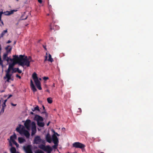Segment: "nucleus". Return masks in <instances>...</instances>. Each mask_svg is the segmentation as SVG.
Returning <instances> with one entry per match:
<instances>
[{"label": "nucleus", "mask_w": 153, "mask_h": 153, "mask_svg": "<svg viewBox=\"0 0 153 153\" xmlns=\"http://www.w3.org/2000/svg\"><path fill=\"white\" fill-rule=\"evenodd\" d=\"M24 55H20L19 56L18 55H15L13 56V59L16 61V63H18L19 65L24 67L25 65L27 67L30 66V62H33L32 60L31 56L28 57L26 56L24 57Z\"/></svg>", "instance_id": "obj_1"}, {"label": "nucleus", "mask_w": 153, "mask_h": 153, "mask_svg": "<svg viewBox=\"0 0 153 153\" xmlns=\"http://www.w3.org/2000/svg\"><path fill=\"white\" fill-rule=\"evenodd\" d=\"M13 62L12 63L9 64L8 69L5 71L6 72L5 76L4 77V79H6V82H10V80H13V79L12 78V74L10 73V71L13 69L14 66L15 65L17 64L16 61L14 60L13 59Z\"/></svg>", "instance_id": "obj_2"}, {"label": "nucleus", "mask_w": 153, "mask_h": 153, "mask_svg": "<svg viewBox=\"0 0 153 153\" xmlns=\"http://www.w3.org/2000/svg\"><path fill=\"white\" fill-rule=\"evenodd\" d=\"M32 77L37 88L39 90H41L42 88L41 87L40 82L39 80V78L37 76V74L35 72L33 73V74Z\"/></svg>", "instance_id": "obj_3"}, {"label": "nucleus", "mask_w": 153, "mask_h": 153, "mask_svg": "<svg viewBox=\"0 0 153 153\" xmlns=\"http://www.w3.org/2000/svg\"><path fill=\"white\" fill-rule=\"evenodd\" d=\"M38 147L47 153H51L52 151V149L49 145L45 146L42 144L39 145Z\"/></svg>", "instance_id": "obj_4"}, {"label": "nucleus", "mask_w": 153, "mask_h": 153, "mask_svg": "<svg viewBox=\"0 0 153 153\" xmlns=\"http://www.w3.org/2000/svg\"><path fill=\"white\" fill-rule=\"evenodd\" d=\"M73 146L76 148L83 149L85 147V145L79 142H76L73 143Z\"/></svg>", "instance_id": "obj_5"}, {"label": "nucleus", "mask_w": 153, "mask_h": 153, "mask_svg": "<svg viewBox=\"0 0 153 153\" xmlns=\"http://www.w3.org/2000/svg\"><path fill=\"white\" fill-rule=\"evenodd\" d=\"M32 145H30L23 147L26 153H33L32 151Z\"/></svg>", "instance_id": "obj_6"}, {"label": "nucleus", "mask_w": 153, "mask_h": 153, "mask_svg": "<svg viewBox=\"0 0 153 153\" xmlns=\"http://www.w3.org/2000/svg\"><path fill=\"white\" fill-rule=\"evenodd\" d=\"M42 142V140L40 136H37L35 137L33 143L34 144H40Z\"/></svg>", "instance_id": "obj_7"}, {"label": "nucleus", "mask_w": 153, "mask_h": 153, "mask_svg": "<svg viewBox=\"0 0 153 153\" xmlns=\"http://www.w3.org/2000/svg\"><path fill=\"white\" fill-rule=\"evenodd\" d=\"M59 27L58 25H55L53 23H51L50 25V29L51 30L55 31L59 29Z\"/></svg>", "instance_id": "obj_8"}, {"label": "nucleus", "mask_w": 153, "mask_h": 153, "mask_svg": "<svg viewBox=\"0 0 153 153\" xmlns=\"http://www.w3.org/2000/svg\"><path fill=\"white\" fill-rule=\"evenodd\" d=\"M31 121L30 120H27L24 123V125L26 128L28 130H29L30 129V123Z\"/></svg>", "instance_id": "obj_9"}, {"label": "nucleus", "mask_w": 153, "mask_h": 153, "mask_svg": "<svg viewBox=\"0 0 153 153\" xmlns=\"http://www.w3.org/2000/svg\"><path fill=\"white\" fill-rule=\"evenodd\" d=\"M19 126L16 128V130L20 134H21L22 133L23 131L24 130L23 129L24 126L21 124H19Z\"/></svg>", "instance_id": "obj_10"}, {"label": "nucleus", "mask_w": 153, "mask_h": 153, "mask_svg": "<svg viewBox=\"0 0 153 153\" xmlns=\"http://www.w3.org/2000/svg\"><path fill=\"white\" fill-rule=\"evenodd\" d=\"M52 140L53 143L54 144H57V143H59L58 139L56 135L55 134H53L52 136Z\"/></svg>", "instance_id": "obj_11"}, {"label": "nucleus", "mask_w": 153, "mask_h": 153, "mask_svg": "<svg viewBox=\"0 0 153 153\" xmlns=\"http://www.w3.org/2000/svg\"><path fill=\"white\" fill-rule=\"evenodd\" d=\"M32 134H34L36 131L35 124L34 122H32Z\"/></svg>", "instance_id": "obj_12"}, {"label": "nucleus", "mask_w": 153, "mask_h": 153, "mask_svg": "<svg viewBox=\"0 0 153 153\" xmlns=\"http://www.w3.org/2000/svg\"><path fill=\"white\" fill-rule=\"evenodd\" d=\"M15 10H12L10 11H7L5 13H4L3 11H0V15L1 16L4 13V15H10L11 14H13V12H14Z\"/></svg>", "instance_id": "obj_13"}, {"label": "nucleus", "mask_w": 153, "mask_h": 153, "mask_svg": "<svg viewBox=\"0 0 153 153\" xmlns=\"http://www.w3.org/2000/svg\"><path fill=\"white\" fill-rule=\"evenodd\" d=\"M45 139L46 141L49 143H51L52 141V140L51 136L49 133H48L45 136Z\"/></svg>", "instance_id": "obj_14"}, {"label": "nucleus", "mask_w": 153, "mask_h": 153, "mask_svg": "<svg viewBox=\"0 0 153 153\" xmlns=\"http://www.w3.org/2000/svg\"><path fill=\"white\" fill-rule=\"evenodd\" d=\"M35 119L36 120L37 122H39L40 121H42L43 120V118L42 117L37 115H35Z\"/></svg>", "instance_id": "obj_15"}, {"label": "nucleus", "mask_w": 153, "mask_h": 153, "mask_svg": "<svg viewBox=\"0 0 153 153\" xmlns=\"http://www.w3.org/2000/svg\"><path fill=\"white\" fill-rule=\"evenodd\" d=\"M22 133L24 134V135L27 138H29L30 136V134L27 130L24 129Z\"/></svg>", "instance_id": "obj_16"}, {"label": "nucleus", "mask_w": 153, "mask_h": 153, "mask_svg": "<svg viewBox=\"0 0 153 153\" xmlns=\"http://www.w3.org/2000/svg\"><path fill=\"white\" fill-rule=\"evenodd\" d=\"M12 49V47L10 46H7L5 48V49L6 51V53H10Z\"/></svg>", "instance_id": "obj_17"}, {"label": "nucleus", "mask_w": 153, "mask_h": 153, "mask_svg": "<svg viewBox=\"0 0 153 153\" xmlns=\"http://www.w3.org/2000/svg\"><path fill=\"white\" fill-rule=\"evenodd\" d=\"M19 142V143H21L25 141V139L21 137H19L18 138Z\"/></svg>", "instance_id": "obj_18"}, {"label": "nucleus", "mask_w": 153, "mask_h": 153, "mask_svg": "<svg viewBox=\"0 0 153 153\" xmlns=\"http://www.w3.org/2000/svg\"><path fill=\"white\" fill-rule=\"evenodd\" d=\"M37 124L40 127H43L45 125L44 123L42 122H38Z\"/></svg>", "instance_id": "obj_19"}, {"label": "nucleus", "mask_w": 153, "mask_h": 153, "mask_svg": "<svg viewBox=\"0 0 153 153\" xmlns=\"http://www.w3.org/2000/svg\"><path fill=\"white\" fill-rule=\"evenodd\" d=\"M10 151L11 153H16V149L13 147H12L10 149Z\"/></svg>", "instance_id": "obj_20"}, {"label": "nucleus", "mask_w": 153, "mask_h": 153, "mask_svg": "<svg viewBox=\"0 0 153 153\" xmlns=\"http://www.w3.org/2000/svg\"><path fill=\"white\" fill-rule=\"evenodd\" d=\"M48 57V61L50 62H51L53 61V59L52 58L51 55L50 54H49Z\"/></svg>", "instance_id": "obj_21"}, {"label": "nucleus", "mask_w": 153, "mask_h": 153, "mask_svg": "<svg viewBox=\"0 0 153 153\" xmlns=\"http://www.w3.org/2000/svg\"><path fill=\"white\" fill-rule=\"evenodd\" d=\"M36 110L37 111L39 112L40 111V110L39 109V107L38 105L36 106L34 108L32 109V111H35Z\"/></svg>", "instance_id": "obj_22"}, {"label": "nucleus", "mask_w": 153, "mask_h": 153, "mask_svg": "<svg viewBox=\"0 0 153 153\" xmlns=\"http://www.w3.org/2000/svg\"><path fill=\"white\" fill-rule=\"evenodd\" d=\"M8 54V53L6 52L4 54L3 56V59L4 60H6V59L7 58Z\"/></svg>", "instance_id": "obj_23"}, {"label": "nucleus", "mask_w": 153, "mask_h": 153, "mask_svg": "<svg viewBox=\"0 0 153 153\" xmlns=\"http://www.w3.org/2000/svg\"><path fill=\"white\" fill-rule=\"evenodd\" d=\"M31 89L33 90V92H35L36 91L37 89L35 87L34 85L31 86Z\"/></svg>", "instance_id": "obj_24"}, {"label": "nucleus", "mask_w": 153, "mask_h": 153, "mask_svg": "<svg viewBox=\"0 0 153 153\" xmlns=\"http://www.w3.org/2000/svg\"><path fill=\"white\" fill-rule=\"evenodd\" d=\"M16 136L15 134L10 136V139L12 141L13 140H14V139H16Z\"/></svg>", "instance_id": "obj_25"}, {"label": "nucleus", "mask_w": 153, "mask_h": 153, "mask_svg": "<svg viewBox=\"0 0 153 153\" xmlns=\"http://www.w3.org/2000/svg\"><path fill=\"white\" fill-rule=\"evenodd\" d=\"M7 29H6V30H4L2 32V33L1 34V37H3L4 36V34L7 32Z\"/></svg>", "instance_id": "obj_26"}, {"label": "nucleus", "mask_w": 153, "mask_h": 153, "mask_svg": "<svg viewBox=\"0 0 153 153\" xmlns=\"http://www.w3.org/2000/svg\"><path fill=\"white\" fill-rule=\"evenodd\" d=\"M47 100L48 102L50 104L51 103L53 102L52 99L51 97L48 98Z\"/></svg>", "instance_id": "obj_27"}, {"label": "nucleus", "mask_w": 153, "mask_h": 153, "mask_svg": "<svg viewBox=\"0 0 153 153\" xmlns=\"http://www.w3.org/2000/svg\"><path fill=\"white\" fill-rule=\"evenodd\" d=\"M50 16L52 17L53 19L54 18V14L53 12L50 11Z\"/></svg>", "instance_id": "obj_28"}, {"label": "nucleus", "mask_w": 153, "mask_h": 153, "mask_svg": "<svg viewBox=\"0 0 153 153\" xmlns=\"http://www.w3.org/2000/svg\"><path fill=\"white\" fill-rule=\"evenodd\" d=\"M17 68H14L13 69V70L12 72H11L10 74H13V73H16V72H17Z\"/></svg>", "instance_id": "obj_29"}, {"label": "nucleus", "mask_w": 153, "mask_h": 153, "mask_svg": "<svg viewBox=\"0 0 153 153\" xmlns=\"http://www.w3.org/2000/svg\"><path fill=\"white\" fill-rule=\"evenodd\" d=\"M0 65L2 67H3V61L1 59V54H0Z\"/></svg>", "instance_id": "obj_30"}, {"label": "nucleus", "mask_w": 153, "mask_h": 153, "mask_svg": "<svg viewBox=\"0 0 153 153\" xmlns=\"http://www.w3.org/2000/svg\"><path fill=\"white\" fill-rule=\"evenodd\" d=\"M12 141L17 147L19 146V144L16 142V141L14 140H13V141Z\"/></svg>", "instance_id": "obj_31"}, {"label": "nucleus", "mask_w": 153, "mask_h": 153, "mask_svg": "<svg viewBox=\"0 0 153 153\" xmlns=\"http://www.w3.org/2000/svg\"><path fill=\"white\" fill-rule=\"evenodd\" d=\"M35 153H45L43 152L41 150H38L36 151Z\"/></svg>", "instance_id": "obj_32"}, {"label": "nucleus", "mask_w": 153, "mask_h": 153, "mask_svg": "<svg viewBox=\"0 0 153 153\" xmlns=\"http://www.w3.org/2000/svg\"><path fill=\"white\" fill-rule=\"evenodd\" d=\"M58 143H57V144H54V145L52 146L53 148L54 149H56L58 145Z\"/></svg>", "instance_id": "obj_33"}, {"label": "nucleus", "mask_w": 153, "mask_h": 153, "mask_svg": "<svg viewBox=\"0 0 153 153\" xmlns=\"http://www.w3.org/2000/svg\"><path fill=\"white\" fill-rule=\"evenodd\" d=\"M4 108H2L1 110V111L0 112V115H1L3 113H4Z\"/></svg>", "instance_id": "obj_34"}, {"label": "nucleus", "mask_w": 153, "mask_h": 153, "mask_svg": "<svg viewBox=\"0 0 153 153\" xmlns=\"http://www.w3.org/2000/svg\"><path fill=\"white\" fill-rule=\"evenodd\" d=\"M17 72H18V73H21L22 72V71L21 70H19V68H17Z\"/></svg>", "instance_id": "obj_35"}, {"label": "nucleus", "mask_w": 153, "mask_h": 153, "mask_svg": "<svg viewBox=\"0 0 153 153\" xmlns=\"http://www.w3.org/2000/svg\"><path fill=\"white\" fill-rule=\"evenodd\" d=\"M2 108H4L6 106L5 103L3 102V104L2 105Z\"/></svg>", "instance_id": "obj_36"}, {"label": "nucleus", "mask_w": 153, "mask_h": 153, "mask_svg": "<svg viewBox=\"0 0 153 153\" xmlns=\"http://www.w3.org/2000/svg\"><path fill=\"white\" fill-rule=\"evenodd\" d=\"M43 79L45 80H46L48 79V77H44L43 78Z\"/></svg>", "instance_id": "obj_37"}, {"label": "nucleus", "mask_w": 153, "mask_h": 153, "mask_svg": "<svg viewBox=\"0 0 153 153\" xmlns=\"http://www.w3.org/2000/svg\"><path fill=\"white\" fill-rule=\"evenodd\" d=\"M30 86L34 85L33 83L32 80V79L30 80Z\"/></svg>", "instance_id": "obj_38"}, {"label": "nucleus", "mask_w": 153, "mask_h": 153, "mask_svg": "<svg viewBox=\"0 0 153 153\" xmlns=\"http://www.w3.org/2000/svg\"><path fill=\"white\" fill-rule=\"evenodd\" d=\"M16 77L19 78V79H21V76L18 74H16Z\"/></svg>", "instance_id": "obj_39"}, {"label": "nucleus", "mask_w": 153, "mask_h": 153, "mask_svg": "<svg viewBox=\"0 0 153 153\" xmlns=\"http://www.w3.org/2000/svg\"><path fill=\"white\" fill-rule=\"evenodd\" d=\"M79 111H77L78 112H80V113L82 112V110L81 108H78Z\"/></svg>", "instance_id": "obj_40"}, {"label": "nucleus", "mask_w": 153, "mask_h": 153, "mask_svg": "<svg viewBox=\"0 0 153 153\" xmlns=\"http://www.w3.org/2000/svg\"><path fill=\"white\" fill-rule=\"evenodd\" d=\"M1 16L0 15V21H1V23L2 24H3V21L1 19Z\"/></svg>", "instance_id": "obj_41"}, {"label": "nucleus", "mask_w": 153, "mask_h": 153, "mask_svg": "<svg viewBox=\"0 0 153 153\" xmlns=\"http://www.w3.org/2000/svg\"><path fill=\"white\" fill-rule=\"evenodd\" d=\"M54 134H55L56 135H57V136H59L60 135L59 134H58L57 133L55 132V131H54Z\"/></svg>", "instance_id": "obj_42"}, {"label": "nucleus", "mask_w": 153, "mask_h": 153, "mask_svg": "<svg viewBox=\"0 0 153 153\" xmlns=\"http://www.w3.org/2000/svg\"><path fill=\"white\" fill-rule=\"evenodd\" d=\"M7 62H9V58L7 57L6 59V60Z\"/></svg>", "instance_id": "obj_43"}, {"label": "nucleus", "mask_w": 153, "mask_h": 153, "mask_svg": "<svg viewBox=\"0 0 153 153\" xmlns=\"http://www.w3.org/2000/svg\"><path fill=\"white\" fill-rule=\"evenodd\" d=\"M1 21H0V26L1 27H2L4 25V23L3 22V24H2L1 23Z\"/></svg>", "instance_id": "obj_44"}, {"label": "nucleus", "mask_w": 153, "mask_h": 153, "mask_svg": "<svg viewBox=\"0 0 153 153\" xmlns=\"http://www.w3.org/2000/svg\"><path fill=\"white\" fill-rule=\"evenodd\" d=\"M11 104L13 106H16V104H14L13 103H11Z\"/></svg>", "instance_id": "obj_45"}, {"label": "nucleus", "mask_w": 153, "mask_h": 153, "mask_svg": "<svg viewBox=\"0 0 153 153\" xmlns=\"http://www.w3.org/2000/svg\"><path fill=\"white\" fill-rule=\"evenodd\" d=\"M38 1L39 3L41 4L42 3V0H38Z\"/></svg>", "instance_id": "obj_46"}, {"label": "nucleus", "mask_w": 153, "mask_h": 153, "mask_svg": "<svg viewBox=\"0 0 153 153\" xmlns=\"http://www.w3.org/2000/svg\"><path fill=\"white\" fill-rule=\"evenodd\" d=\"M12 96H13L11 94H10V95H9L8 97L7 98V99L10 98V97H12Z\"/></svg>", "instance_id": "obj_47"}, {"label": "nucleus", "mask_w": 153, "mask_h": 153, "mask_svg": "<svg viewBox=\"0 0 153 153\" xmlns=\"http://www.w3.org/2000/svg\"><path fill=\"white\" fill-rule=\"evenodd\" d=\"M43 48H44L45 50H47V49L46 48V46H45L44 45H43Z\"/></svg>", "instance_id": "obj_48"}, {"label": "nucleus", "mask_w": 153, "mask_h": 153, "mask_svg": "<svg viewBox=\"0 0 153 153\" xmlns=\"http://www.w3.org/2000/svg\"><path fill=\"white\" fill-rule=\"evenodd\" d=\"M10 42H11V41H10V40H9L7 42V44H8V43H10Z\"/></svg>", "instance_id": "obj_49"}, {"label": "nucleus", "mask_w": 153, "mask_h": 153, "mask_svg": "<svg viewBox=\"0 0 153 153\" xmlns=\"http://www.w3.org/2000/svg\"><path fill=\"white\" fill-rule=\"evenodd\" d=\"M42 107H43V110L44 111H46V110H45V107L44 105H42Z\"/></svg>", "instance_id": "obj_50"}, {"label": "nucleus", "mask_w": 153, "mask_h": 153, "mask_svg": "<svg viewBox=\"0 0 153 153\" xmlns=\"http://www.w3.org/2000/svg\"><path fill=\"white\" fill-rule=\"evenodd\" d=\"M42 114L46 113V112L45 111H44L42 112Z\"/></svg>", "instance_id": "obj_51"}, {"label": "nucleus", "mask_w": 153, "mask_h": 153, "mask_svg": "<svg viewBox=\"0 0 153 153\" xmlns=\"http://www.w3.org/2000/svg\"><path fill=\"white\" fill-rule=\"evenodd\" d=\"M7 100V99L5 100H4V103H6V102Z\"/></svg>", "instance_id": "obj_52"}, {"label": "nucleus", "mask_w": 153, "mask_h": 153, "mask_svg": "<svg viewBox=\"0 0 153 153\" xmlns=\"http://www.w3.org/2000/svg\"><path fill=\"white\" fill-rule=\"evenodd\" d=\"M46 91L48 92V93H50V91H49V90L48 89H47V90Z\"/></svg>", "instance_id": "obj_53"}, {"label": "nucleus", "mask_w": 153, "mask_h": 153, "mask_svg": "<svg viewBox=\"0 0 153 153\" xmlns=\"http://www.w3.org/2000/svg\"><path fill=\"white\" fill-rule=\"evenodd\" d=\"M30 114H32V115H33L34 114V113L33 112H30Z\"/></svg>", "instance_id": "obj_54"}, {"label": "nucleus", "mask_w": 153, "mask_h": 153, "mask_svg": "<svg viewBox=\"0 0 153 153\" xmlns=\"http://www.w3.org/2000/svg\"><path fill=\"white\" fill-rule=\"evenodd\" d=\"M52 87L53 88V87H55V84H54V83H53V85H52Z\"/></svg>", "instance_id": "obj_55"}, {"label": "nucleus", "mask_w": 153, "mask_h": 153, "mask_svg": "<svg viewBox=\"0 0 153 153\" xmlns=\"http://www.w3.org/2000/svg\"><path fill=\"white\" fill-rule=\"evenodd\" d=\"M45 142V141H44V140H42V143H45V142Z\"/></svg>", "instance_id": "obj_56"}, {"label": "nucleus", "mask_w": 153, "mask_h": 153, "mask_svg": "<svg viewBox=\"0 0 153 153\" xmlns=\"http://www.w3.org/2000/svg\"><path fill=\"white\" fill-rule=\"evenodd\" d=\"M47 59V56H45V61L46 60V59Z\"/></svg>", "instance_id": "obj_57"}, {"label": "nucleus", "mask_w": 153, "mask_h": 153, "mask_svg": "<svg viewBox=\"0 0 153 153\" xmlns=\"http://www.w3.org/2000/svg\"><path fill=\"white\" fill-rule=\"evenodd\" d=\"M45 87L46 88H47V85H45Z\"/></svg>", "instance_id": "obj_58"}, {"label": "nucleus", "mask_w": 153, "mask_h": 153, "mask_svg": "<svg viewBox=\"0 0 153 153\" xmlns=\"http://www.w3.org/2000/svg\"><path fill=\"white\" fill-rule=\"evenodd\" d=\"M10 146H12V144L11 143H10Z\"/></svg>", "instance_id": "obj_59"}, {"label": "nucleus", "mask_w": 153, "mask_h": 153, "mask_svg": "<svg viewBox=\"0 0 153 153\" xmlns=\"http://www.w3.org/2000/svg\"><path fill=\"white\" fill-rule=\"evenodd\" d=\"M49 123H49H49H48L47 124V126H49Z\"/></svg>", "instance_id": "obj_60"}, {"label": "nucleus", "mask_w": 153, "mask_h": 153, "mask_svg": "<svg viewBox=\"0 0 153 153\" xmlns=\"http://www.w3.org/2000/svg\"><path fill=\"white\" fill-rule=\"evenodd\" d=\"M39 80H41V78H39Z\"/></svg>", "instance_id": "obj_61"}, {"label": "nucleus", "mask_w": 153, "mask_h": 153, "mask_svg": "<svg viewBox=\"0 0 153 153\" xmlns=\"http://www.w3.org/2000/svg\"><path fill=\"white\" fill-rule=\"evenodd\" d=\"M47 16H49V15H50V13H49V14H47Z\"/></svg>", "instance_id": "obj_62"}, {"label": "nucleus", "mask_w": 153, "mask_h": 153, "mask_svg": "<svg viewBox=\"0 0 153 153\" xmlns=\"http://www.w3.org/2000/svg\"><path fill=\"white\" fill-rule=\"evenodd\" d=\"M16 42H14V44H16Z\"/></svg>", "instance_id": "obj_63"}, {"label": "nucleus", "mask_w": 153, "mask_h": 153, "mask_svg": "<svg viewBox=\"0 0 153 153\" xmlns=\"http://www.w3.org/2000/svg\"><path fill=\"white\" fill-rule=\"evenodd\" d=\"M27 18V17L25 19H26Z\"/></svg>", "instance_id": "obj_64"}]
</instances>
